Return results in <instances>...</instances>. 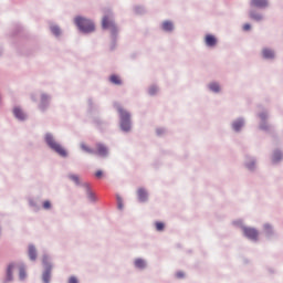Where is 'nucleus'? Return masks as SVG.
I'll list each match as a JSON object with an SVG mask.
<instances>
[{"mask_svg": "<svg viewBox=\"0 0 283 283\" xmlns=\"http://www.w3.org/2000/svg\"><path fill=\"white\" fill-rule=\"evenodd\" d=\"M52 203L50 201H44L43 202V209H51Z\"/></svg>", "mask_w": 283, "mask_h": 283, "instance_id": "c85d7f7f", "label": "nucleus"}, {"mask_svg": "<svg viewBox=\"0 0 283 283\" xmlns=\"http://www.w3.org/2000/svg\"><path fill=\"white\" fill-rule=\"evenodd\" d=\"M75 24L77 25L78 30H81V32L85 33L94 32V30L96 29L92 20H87L82 17L75 18Z\"/></svg>", "mask_w": 283, "mask_h": 283, "instance_id": "f03ea898", "label": "nucleus"}, {"mask_svg": "<svg viewBox=\"0 0 283 283\" xmlns=\"http://www.w3.org/2000/svg\"><path fill=\"white\" fill-rule=\"evenodd\" d=\"M135 266H136V269H145V266H147V264L145 263V260L137 259V260H135Z\"/></svg>", "mask_w": 283, "mask_h": 283, "instance_id": "a211bd4d", "label": "nucleus"}, {"mask_svg": "<svg viewBox=\"0 0 283 283\" xmlns=\"http://www.w3.org/2000/svg\"><path fill=\"white\" fill-rule=\"evenodd\" d=\"M209 88L211 90V92H220V85L218 83H211L209 85Z\"/></svg>", "mask_w": 283, "mask_h": 283, "instance_id": "6ab92c4d", "label": "nucleus"}, {"mask_svg": "<svg viewBox=\"0 0 283 283\" xmlns=\"http://www.w3.org/2000/svg\"><path fill=\"white\" fill-rule=\"evenodd\" d=\"M29 258L30 260H36V249L34 245L29 247Z\"/></svg>", "mask_w": 283, "mask_h": 283, "instance_id": "dca6fc26", "label": "nucleus"}, {"mask_svg": "<svg viewBox=\"0 0 283 283\" xmlns=\"http://www.w3.org/2000/svg\"><path fill=\"white\" fill-rule=\"evenodd\" d=\"M251 19H254V21H262V15L255 12L250 13Z\"/></svg>", "mask_w": 283, "mask_h": 283, "instance_id": "412c9836", "label": "nucleus"}, {"mask_svg": "<svg viewBox=\"0 0 283 283\" xmlns=\"http://www.w3.org/2000/svg\"><path fill=\"white\" fill-rule=\"evenodd\" d=\"M13 114H14L15 118H19V120L25 119V114L19 107L13 108Z\"/></svg>", "mask_w": 283, "mask_h": 283, "instance_id": "1a4fd4ad", "label": "nucleus"}, {"mask_svg": "<svg viewBox=\"0 0 283 283\" xmlns=\"http://www.w3.org/2000/svg\"><path fill=\"white\" fill-rule=\"evenodd\" d=\"M43 282L44 283H50V273L46 272V273L43 274Z\"/></svg>", "mask_w": 283, "mask_h": 283, "instance_id": "a878e982", "label": "nucleus"}, {"mask_svg": "<svg viewBox=\"0 0 283 283\" xmlns=\"http://www.w3.org/2000/svg\"><path fill=\"white\" fill-rule=\"evenodd\" d=\"M243 233L245 238H249L250 240H258V230L253 228H243Z\"/></svg>", "mask_w": 283, "mask_h": 283, "instance_id": "39448f33", "label": "nucleus"}, {"mask_svg": "<svg viewBox=\"0 0 283 283\" xmlns=\"http://www.w3.org/2000/svg\"><path fill=\"white\" fill-rule=\"evenodd\" d=\"M253 165H255V164H252V166H251V165H248V168H249V169H253Z\"/></svg>", "mask_w": 283, "mask_h": 283, "instance_id": "72a5a7b5", "label": "nucleus"}, {"mask_svg": "<svg viewBox=\"0 0 283 283\" xmlns=\"http://www.w3.org/2000/svg\"><path fill=\"white\" fill-rule=\"evenodd\" d=\"M12 271H14V263H10L7 269V280L11 282L12 280Z\"/></svg>", "mask_w": 283, "mask_h": 283, "instance_id": "4468645a", "label": "nucleus"}, {"mask_svg": "<svg viewBox=\"0 0 283 283\" xmlns=\"http://www.w3.org/2000/svg\"><path fill=\"white\" fill-rule=\"evenodd\" d=\"M205 43L208 45V48H214V45L218 43V39L211 34H207L205 38Z\"/></svg>", "mask_w": 283, "mask_h": 283, "instance_id": "0eeeda50", "label": "nucleus"}, {"mask_svg": "<svg viewBox=\"0 0 283 283\" xmlns=\"http://www.w3.org/2000/svg\"><path fill=\"white\" fill-rule=\"evenodd\" d=\"M163 30H165V32H171V30H174V23H171L170 21H165L161 24Z\"/></svg>", "mask_w": 283, "mask_h": 283, "instance_id": "f8f14e48", "label": "nucleus"}, {"mask_svg": "<svg viewBox=\"0 0 283 283\" xmlns=\"http://www.w3.org/2000/svg\"><path fill=\"white\" fill-rule=\"evenodd\" d=\"M70 178H71V180H73V182H75L76 185H78V176H76V175H71L70 176Z\"/></svg>", "mask_w": 283, "mask_h": 283, "instance_id": "bb28decb", "label": "nucleus"}, {"mask_svg": "<svg viewBox=\"0 0 283 283\" xmlns=\"http://www.w3.org/2000/svg\"><path fill=\"white\" fill-rule=\"evenodd\" d=\"M96 178H103V170H97L95 172Z\"/></svg>", "mask_w": 283, "mask_h": 283, "instance_id": "7c9ffc66", "label": "nucleus"}, {"mask_svg": "<svg viewBox=\"0 0 283 283\" xmlns=\"http://www.w3.org/2000/svg\"><path fill=\"white\" fill-rule=\"evenodd\" d=\"M20 280H25V270L23 268L20 269Z\"/></svg>", "mask_w": 283, "mask_h": 283, "instance_id": "393cba45", "label": "nucleus"}, {"mask_svg": "<svg viewBox=\"0 0 283 283\" xmlns=\"http://www.w3.org/2000/svg\"><path fill=\"white\" fill-rule=\"evenodd\" d=\"M51 32L55 34V36H59V34H61V29H59V27H52Z\"/></svg>", "mask_w": 283, "mask_h": 283, "instance_id": "4be33fe9", "label": "nucleus"}, {"mask_svg": "<svg viewBox=\"0 0 283 283\" xmlns=\"http://www.w3.org/2000/svg\"><path fill=\"white\" fill-rule=\"evenodd\" d=\"M137 197L139 202H147V198H149V195L147 193V190L145 188L137 189Z\"/></svg>", "mask_w": 283, "mask_h": 283, "instance_id": "423d86ee", "label": "nucleus"}, {"mask_svg": "<svg viewBox=\"0 0 283 283\" xmlns=\"http://www.w3.org/2000/svg\"><path fill=\"white\" fill-rule=\"evenodd\" d=\"M109 81L114 85H123V81H120V77L118 75H111Z\"/></svg>", "mask_w": 283, "mask_h": 283, "instance_id": "2eb2a0df", "label": "nucleus"}, {"mask_svg": "<svg viewBox=\"0 0 283 283\" xmlns=\"http://www.w3.org/2000/svg\"><path fill=\"white\" fill-rule=\"evenodd\" d=\"M251 6H254L255 8H266L269 2L266 0H252Z\"/></svg>", "mask_w": 283, "mask_h": 283, "instance_id": "6e6552de", "label": "nucleus"}, {"mask_svg": "<svg viewBox=\"0 0 283 283\" xmlns=\"http://www.w3.org/2000/svg\"><path fill=\"white\" fill-rule=\"evenodd\" d=\"M69 283H78V279H76L75 276H71L69 279Z\"/></svg>", "mask_w": 283, "mask_h": 283, "instance_id": "c756f323", "label": "nucleus"}, {"mask_svg": "<svg viewBox=\"0 0 283 283\" xmlns=\"http://www.w3.org/2000/svg\"><path fill=\"white\" fill-rule=\"evenodd\" d=\"M81 147H82V149H83L84 151H87V154H94V151H93L92 149H90L88 147H86L85 144H82Z\"/></svg>", "mask_w": 283, "mask_h": 283, "instance_id": "5701e85b", "label": "nucleus"}, {"mask_svg": "<svg viewBox=\"0 0 283 283\" xmlns=\"http://www.w3.org/2000/svg\"><path fill=\"white\" fill-rule=\"evenodd\" d=\"M156 92H158V87L151 86V87L149 88V94H150V95L156 94Z\"/></svg>", "mask_w": 283, "mask_h": 283, "instance_id": "cd10ccee", "label": "nucleus"}, {"mask_svg": "<svg viewBox=\"0 0 283 283\" xmlns=\"http://www.w3.org/2000/svg\"><path fill=\"white\" fill-rule=\"evenodd\" d=\"M243 126H244V122L242 119H238L232 124L234 132H240V129H242Z\"/></svg>", "mask_w": 283, "mask_h": 283, "instance_id": "ddd939ff", "label": "nucleus"}, {"mask_svg": "<svg viewBox=\"0 0 283 283\" xmlns=\"http://www.w3.org/2000/svg\"><path fill=\"white\" fill-rule=\"evenodd\" d=\"M243 30H244L245 32H249V30H251V24H249V23L244 24V25H243Z\"/></svg>", "mask_w": 283, "mask_h": 283, "instance_id": "2f4dec72", "label": "nucleus"}, {"mask_svg": "<svg viewBox=\"0 0 283 283\" xmlns=\"http://www.w3.org/2000/svg\"><path fill=\"white\" fill-rule=\"evenodd\" d=\"M86 189H87V198L90 200V202H96L97 198L96 195H94V192L90 191V187L86 185Z\"/></svg>", "mask_w": 283, "mask_h": 283, "instance_id": "f3484780", "label": "nucleus"}, {"mask_svg": "<svg viewBox=\"0 0 283 283\" xmlns=\"http://www.w3.org/2000/svg\"><path fill=\"white\" fill-rule=\"evenodd\" d=\"M118 207H119V209H123V203L119 202V203H118Z\"/></svg>", "mask_w": 283, "mask_h": 283, "instance_id": "f704fd0d", "label": "nucleus"}, {"mask_svg": "<svg viewBox=\"0 0 283 283\" xmlns=\"http://www.w3.org/2000/svg\"><path fill=\"white\" fill-rule=\"evenodd\" d=\"M262 55L264 59H273L275 56V53L271 49H263Z\"/></svg>", "mask_w": 283, "mask_h": 283, "instance_id": "9b49d317", "label": "nucleus"}, {"mask_svg": "<svg viewBox=\"0 0 283 283\" xmlns=\"http://www.w3.org/2000/svg\"><path fill=\"white\" fill-rule=\"evenodd\" d=\"M176 275H177V277H179V279H180V277H185V273H182V272H177Z\"/></svg>", "mask_w": 283, "mask_h": 283, "instance_id": "473e14b6", "label": "nucleus"}, {"mask_svg": "<svg viewBox=\"0 0 283 283\" xmlns=\"http://www.w3.org/2000/svg\"><path fill=\"white\" fill-rule=\"evenodd\" d=\"M156 231H165V224L160 221L155 222Z\"/></svg>", "mask_w": 283, "mask_h": 283, "instance_id": "aec40b11", "label": "nucleus"}, {"mask_svg": "<svg viewBox=\"0 0 283 283\" xmlns=\"http://www.w3.org/2000/svg\"><path fill=\"white\" fill-rule=\"evenodd\" d=\"M97 156H102L105 157L107 156V148L101 144L97 145V151H96Z\"/></svg>", "mask_w": 283, "mask_h": 283, "instance_id": "9d476101", "label": "nucleus"}, {"mask_svg": "<svg viewBox=\"0 0 283 283\" xmlns=\"http://www.w3.org/2000/svg\"><path fill=\"white\" fill-rule=\"evenodd\" d=\"M45 140H46V144L49 145V147L51 149H53V151L59 154V156H62L63 158H65L67 156V151L65 150V148H63V146H61L59 143H56V140H54V137H52V135L48 134L45 136Z\"/></svg>", "mask_w": 283, "mask_h": 283, "instance_id": "7ed1b4c3", "label": "nucleus"}, {"mask_svg": "<svg viewBox=\"0 0 283 283\" xmlns=\"http://www.w3.org/2000/svg\"><path fill=\"white\" fill-rule=\"evenodd\" d=\"M277 160H282V153L274 154V161L277 163Z\"/></svg>", "mask_w": 283, "mask_h": 283, "instance_id": "b1692460", "label": "nucleus"}, {"mask_svg": "<svg viewBox=\"0 0 283 283\" xmlns=\"http://www.w3.org/2000/svg\"><path fill=\"white\" fill-rule=\"evenodd\" d=\"M102 28L104 30H116V24H114V20L109 15H106L102 20Z\"/></svg>", "mask_w": 283, "mask_h": 283, "instance_id": "20e7f679", "label": "nucleus"}, {"mask_svg": "<svg viewBox=\"0 0 283 283\" xmlns=\"http://www.w3.org/2000/svg\"><path fill=\"white\" fill-rule=\"evenodd\" d=\"M117 112L119 114L123 132H129V129H132V115L120 106H117Z\"/></svg>", "mask_w": 283, "mask_h": 283, "instance_id": "f257e3e1", "label": "nucleus"}]
</instances>
